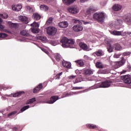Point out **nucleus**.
I'll list each match as a JSON object with an SVG mask.
<instances>
[{
	"label": "nucleus",
	"mask_w": 131,
	"mask_h": 131,
	"mask_svg": "<svg viewBox=\"0 0 131 131\" xmlns=\"http://www.w3.org/2000/svg\"><path fill=\"white\" fill-rule=\"evenodd\" d=\"M105 17H106V14L103 12H99L94 14L93 18L95 20H97L98 22L103 23L105 20Z\"/></svg>",
	"instance_id": "f257e3e1"
},
{
	"label": "nucleus",
	"mask_w": 131,
	"mask_h": 131,
	"mask_svg": "<svg viewBox=\"0 0 131 131\" xmlns=\"http://www.w3.org/2000/svg\"><path fill=\"white\" fill-rule=\"evenodd\" d=\"M67 11L70 14H77L79 12V9L77 6H72L67 8Z\"/></svg>",
	"instance_id": "f03ea898"
},
{
	"label": "nucleus",
	"mask_w": 131,
	"mask_h": 131,
	"mask_svg": "<svg viewBox=\"0 0 131 131\" xmlns=\"http://www.w3.org/2000/svg\"><path fill=\"white\" fill-rule=\"evenodd\" d=\"M121 79L125 83L127 84H129L131 83V76L129 75H126L122 76Z\"/></svg>",
	"instance_id": "7ed1b4c3"
},
{
	"label": "nucleus",
	"mask_w": 131,
	"mask_h": 131,
	"mask_svg": "<svg viewBox=\"0 0 131 131\" xmlns=\"http://www.w3.org/2000/svg\"><path fill=\"white\" fill-rule=\"evenodd\" d=\"M122 19L123 21L128 25H131V14H128L123 16Z\"/></svg>",
	"instance_id": "20e7f679"
},
{
	"label": "nucleus",
	"mask_w": 131,
	"mask_h": 131,
	"mask_svg": "<svg viewBox=\"0 0 131 131\" xmlns=\"http://www.w3.org/2000/svg\"><path fill=\"white\" fill-rule=\"evenodd\" d=\"M57 33V29L55 27H50L47 29V33L49 35H55Z\"/></svg>",
	"instance_id": "39448f33"
},
{
	"label": "nucleus",
	"mask_w": 131,
	"mask_h": 131,
	"mask_svg": "<svg viewBox=\"0 0 131 131\" xmlns=\"http://www.w3.org/2000/svg\"><path fill=\"white\" fill-rule=\"evenodd\" d=\"M111 81H106L104 82H102L101 84H100L97 86V88H109L111 84Z\"/></svg>",
	"instance_id": "423d86ee"
},
{
	"label": "nucleus",
	"mask_w": 131,
	"mask_h": 131,
	"mask_svg": "<svg viewBox=\"0 0 131 131\" xmlns=\"http://www.w3.org/2000/svg\"><path fill=\"white\" fill-rule=\"evenodd\" d=\"M73 29L76 32H79L80 31H82L83 27L80 25H76L73 27Z\"/></svg>",
	"instance_id": "0eeeda50"
},
{
	"label": "nucleus",
	"mask_w": 131,
	"mask_h": 131,
	"mask_svg": "<svg viewBox=\"0 0 131 131\" xmlns=\"http://www.w3.org/2000/svg\"><path fill=\"white\" fill-rule=\"evenodd\" d=\"M57 100H59V96H52L50 98V100L44 102L43 103H47V104H54Z\"/></svg>",
	"instance_id": "6e6552de"
},
{
	"label": "nucleus",
	"mask_w": 131,
	"mask_h": 131,
	"mask_svg": "<svg viewBox=\"0 0 131 131\" xmlns=\"http://www.w3.org/2000/svg\"><path fill=\"white\" fill-rule=\"evenodd\" d=\"M79 46L81 48V49L83 50V51H89L90 50H92V49H90L88 45L83 42L79 43Z\"/></svg>",
	"instance_id": "1a4fd4ad"
},
{
	"label": "nucleus",
	"mask_w": 131,
	"mask_h": 131,
	"mask_svg": "<svg viewBox=\"0 0 131 131\" xmlns=\"http://www.w3.org/2000/svg\"><path fill=\"white\" fill-rule=\"evenodd\" d=\"M68 38L66 37H64L61 40V42L62 43L61 46L63 48H68Z\"/></svg>",
	"instance_id": "9d476101"
},
{
	"label": "nucleus",
	"mask_w": 131,
	"mask_h": 131,
	"mask_svg": "<svg viewBox=\"0 0 131 131\" xmlns=\"http://www.w3.org/2000/svg\"><path fill=\"white\" fill-rule=\"evenodd\" d=\"M96 11H97V8L95 7V6H91L87 9L86 14L90 15V14H93V13L96 12Z\"/></svg>",
	"instance_id": "9b49d317"
},
{
	"label": "nucleus",
	"mask_w": 131,
	"mask_h": 131,
	"mask_svg": "<svg viewBox=\"0 0 131 131\" xmlns=\"http://www.w3.org/2000/svg\"><path fill=\"white\" fill-rule=\"evenodd\" d=\"M12 9L13 11H16V12H19L22 9V5L20 4H18L17 5H12Z\"/></svg>",
	"instance_id": "f8f14e48"
},
{
	"label": "nucleus",
	"mask_w": 131,
	"mask_h": 131,
	"mask_svg": "<svg viewBox=\"0 0 131 131\" xmlns=\"http://www.w3.org/2000/svg\"><path fill=\"white\" fill-rule=\"evenodd\" d=\"M73 21H74V23H75V24H76L78 23V24H80V25L82 24V23H83L84 25H86V24H90L89 22L84 21L83 20H80L77 19H74Z\"/></svg>",
	"instance_id": "ddd939ff"
},
{
	"label": "nucleus",
	"mask_w": 131,
	"mask_h": 131,
	"mask_svg": "<svg viewBox=\"0 0 131 131\" xmlns=\"http://www.w3.org/2000/svg\"><path fill=\"white\" fill-rule=\"evenodd\" d=\"M122 9V6L119 4H115L113 7V10L116 12L117 11H120Z\"/></svg>",
	"instance_id": "4468645a"
},
{
	"label": "nucleus",
	"mask_w": 131,
	"mask_h": 131,
	"mask_svg": "<svg viewBox=\"0 0 131 131\" xmlns=\"http://www.w3.org/2000/svg\"><path fill=\"white\" fill-rule=\"evenodd\" d=\"M18 19L26 24H27V23H28V18H27V17L25 16L20 15L18 17Z\"/></svg>",
	"instance_id": "2eb2a0df"
},
{
	"label": "nucleus",
	"mask_w": 131,
	"mask_h": 131,
	"mask_svg": "<svg viewBox=\"0 0 131 131\" xmlns=\"http://www.w3.org/2000/svg\"><path fill=\"white\" fill-rule=\"evenodd\" d=\"M58 25L60 28H66V27H68V23L67 21H61L58 24Z\"/></svg>",
	"instance_id": "dca6fc26"
},
{
	"label": "nucleus",
	"mask_w": 131,
	"mask_h": 131,
	"mask_svg": "<svg viewBox=\"0 0 131 131\" xmlns=\"http://www.w3.org/2000/svg\"><path fill=\"white\" fill-rule=\"evenodd\" d=\"M41 89H42V84L40 83L38 85V86L36 87L33 91V93H34V94L36 93H38L39 92V91L40 90H41Z\"/></svg>",
	"instance_id": "f3484780"
},
{
	"label": "nucleus",
	"mask_w": 131,
	"mask_h": 131,
	"mask_svg": "<svg viewBox=\"0 0 131 131\" xmlns=\"http://www.w3.org/2000/svg\"><path fill=\"white\" fill-rule=\"evenodd\" d=\"M62 65L63 67L66 68L70 69L71 68V63L67 62L66 61H62Z\"/></svg>",
	"instance_id": "a211bd4d"
},
{
	"label": "nucleus",
	"mask_w": 131,
	"mask_h": 131,
	"mask_svg": "<svg viewBox=\"0 0 131 131\" xmlns=\"http://www.w3.org/2000/svg\"><path fill=\"white\" fill-rule=\"evenodd\" d=\"M122 31H110L111 34H112L113 35H122Z\"/></svg>",
	"instance_id": "6ab92c4d"
},
{
	"label": "nucleus",
	"mask_w": 131,
	"mask_h": 131,
	"mask_svg": "<svg viewBox=\"0 0 131 131\" xmlns=\"http://www.w3.org/2000/svg\"><path fill=\"white\" fill-rule=\"evenodd\" d=\"M75 62L76 63V65L79 67H82L83 65H84V62L82 60H76Z\"/></svg>",
	"instance_id": "aec40b11"
},
{
	"label": "nucleus",
	"mask_w": 131,
	"mask_h": 131,
	"mask_svg": "<svg viewBox=\"0 0 131 131\" xmlns=\"http://www.w3.org/2000/svg\"><path fill=\"white\" fill-rule=\"evenodd\" d=\"M93 70L89 69H85L83 71V74H85V75H91V74H93Z\"/></svg>",
	"instance_id": "412c9836"
},
{
	"label": "nucleus",
	"mask_w": 131,
	"mask_h": 131,
	"mask_svg": "<svg viewBox=\"0 0 131 131\" xmlns=\"http://www.w3.org/2000/svg\"><path fill=\"white\" fill-rule=\"evenodd\" d=\"M114 48L116 51H121V50H122V47H121L119 43H115L114 45Z\"/></svg>",
	"instance_id": "4be33fe9"
},
{
	"label": "nucleus",
	"mask_w": 131,
	"mask_h": 131,
	"mask_svg": "<svg viewBox=\"0 0 131 131\" xmlns=\"http://www.w3.org/2000/svg\"><path fill=\"white\" fill-rule=\"evenodd\" d=\"M62 2L64 4L67 5V6H69L70 5H71L73 3H74L75 2V0H62Z\"/></svg>",
	"instance_id": "5701e85b"
},
{
	"label": "nucleus",
	"mask_w": 131,
	"mask_h": 131,
	"mask_svg": "<svg viewBox=\"0 0 131 131\" xmlns=\"http://www.w3.org/2000/svg\"><path fill=\"white\" fill-rule=\"evenodd\" d=\"M124 63H125V59H124V57H122L121 60L117 62V65L118 66V67H120V66H122Z\"/></svg>",
	"instance_id": "b1692460"
},
{
	"label": "nucleus",
	"mask_w": 131,
	"mask_h": 131,
	"mask_svg": "<svg viewBox=\"0 0 131 131\" xmlns=\"http://www.w3.org/2000/svg\"><path fill=\"white\" fill-rule=\"evenodd\" d=\"M73 44H74V40L68 39V48H70L71 49L73 48L72 47V45H73Z\"/></svg>",
	"instance_id": "393cba45"
},
{
	"label": "nucleus",
	"mask_w": 131,
	"mask_h": 131,
	"mask_svg": "<svg viewBox=\"0 0 131 131\" xmlns=\"http://www.w3.org/2000/svg\"><path fill=\"white\" fill-rule=\"evenodd\" d=\"M40 15L37 13H34L33 14V18L34 20H39V19H40Z\"/></svg>",
	"instance_id": "a878e982"
},
{
	"label": "nucleus",
	"mask_w": 131,
	"mask_h": 131,
	"mask_svg": "<svg viewBox=\"0 0 131 131\" xmlns=\"http://www.w3.org/2000/svg\"><path fill=\"white\" fill-rule=\"evenodd\" d=\"M20 34L24 36H28L29 35V32L27 30H24L20 32Z\"/></svg>",
	"instance_id": "bb28decb"
},
{
	"label": "nucleus",
	"mask_w": 131,
	"mask_h": 131,
	"mask_svg": "<svg viewBox=\"0 0 131 131\" xmlns=\"http://www.w3.org/2000/svg\"><path fill=\"white\" fill-rule=\"evenodd\" d=\"M22 94H24V92H17L16 93H14L13 95H11V96H13L14 98H16L17 97H20Z\"/></svg>",
	"instance_id": "cd10ccee"
},
{
	"label": "nucleus",
	"mask_w": 131,
	"mask_h": 131,
	"mask_svg": "<svg viewBox=\"0 0 131 131\" xmlns=\"http://www.w3.org/2000/svg\"><path fill=\"white\" fill-rule=\"evenodd\" d=\"M122 23H123V21H122V20H121V19H117V20L116 21L115 23V25L117 26H119V25H122Z\"/></svg>",
	"instance_id": "c85d7f7f"
},
{
	"label": "nucleus",
	"mask_w": 131,
	"mask_h": 131,
	"mask_svg": "<svg viewBox=\"0 0 131 131\" xmlns=\"http://www.w3.org/2000/svg\"><path fill=\"white\" fill-rule=\"evenodd\" d=\"M40 9L42 11H48L49 10V7L45 5H42L40 6Z\"/></svg>",
	"instance_id": "c756f323"
},
{
	"label": "nucleus",
	"mask_w": 131,
	"mask_h": 131,
	"mask_svg": "<svg viewBox=\"0 0 131 131\" xmlns=\"http://www.w3.org/2000/svg\"><path fill=\"white\" fill-rule=\"evenodd\" d=\"M114 49V48H113L111 45H108L107 46V52H108V53H112Z\"/></svg>",
	"instance_id": "7c9ffc66"
},
{
	"label": "nucleus",
	"mask_w": 131,
	"mask_h": 131,
	"mask_svg": "<svg viewBox=\"0 0 131 131\" xmlns=\"http://www.w3.org/2000/svg\"><path fill=\"white\" fill-rule=\"evenodd\" d=\"M96 66L97 68H99L101 69H102V68H104V66L103 65V63H102L100 62H98L96 63Z\"/></svg>",
	"instance_id": "2f4dec72"
},
{
	"label": "nucleus",
	"mask_w": 131,
	"mask_h": 131,
	"mask_svg": "<svg viewBox=\"0 0 131 131\" xmlns=\"http://www.w3.org/2000/svg\"><path fill=\"white\" fill-rule=\"evenodd\" d=\"M26 10L28 11V12H29L30 13H33L34 12V9L31 7L30 6H26Z\"/></svg>",
	"instance_id": "473e14b6"
},
{
	"label": "nucleus",
	"mask_w": 131,
	"mask_h": 131,
	"mask_svg": "<svg viewBox=\"0 0 131 131\" xmlns=\"http://www.w3.org/2000/svg\"><path fill=\"white\" fill-rule=\"evenodd\" d=\"M54 20V18L52 17H50L49 19L46 21V25H51V24H53V20Z\"/></svg>",
	"instance_id": "72a5a7b5"
},
{
	"label": "nucleus",
	"mask_w": 131,
	"mask_h": 131,
	"mask_svg": "<svg viewBox=\"0 0 131 131\" xmlns=\"http://www.w3.org/2000/svg\"><path fill=\"white\" fill-rule=\"evenodd\" d=\"M96 56H103L104 55V52L101 50H99L98 51H96L95 53Z\"/></svg>",
	"instance_id": "f704fd0d"
},
{
	"label": "nucleus",
	"mask_w": 131,
	"mask_h": 131,
	"mask_svg": "<svg viewBox=\"0 0 131 131\" xmlns=\"http://www.w3.org/2000/svg\"><path fill=\"white\" fill-rule=\"evenodd\" d=\"M31 26L32 28H38V27H39V25H38V24L35 21H34L33 24H31Z\"/></svg>",
	"instance_id": "c9c22d12"
},
{
	"label": "nucleus",
	"mask_w": 131,
	"mask_h": 131,
	"mask_svg": "<svg viewBox=\"0 0 131 131\" xmlns=\"http://www.w3.org/2000/svg\"><path fill=\"white\" fill-rule=\"evenodd\" d=\"M31 30L33 33H38V32H39V30L38 29V28H32Z\"/></svg>",
	"instance_id": "e433bc0d"
},
{
	"label": "nucleus",
	"mask_w": 131,
	"mask_h": 131,
	"mask_svg": "<svg viewBox=\"0 0 131 131\" xmlns=\"http://www.w3.org/2000/svg\"><path fill=\"white\" fill-rule=\"evenodd\" d=\"M35 101H36V99L35 98H32L27 101V105H28V104H31L33 103V102H35Z\"/></svg>",
	"instance_id": "4c0bfd02"
},
{
	"label": "nucleus",
	"mask_w": 131,
	"mask_h": 131,
	"mask_svg": "<svg viewBox=\"0 0 131 131\" xmlns=\"http://www.w3.org/2000/svg\"><path fill=\"white\" fill-rule=\"evenodd\" d=\"M86 126H88L89 128H97V125H94V124H88L86 125Z\"/></svg>",
	"instance_id": "58836bf2"
},
{
	"label": "nucleus",
	"mask_w": 131,
	"mask_h": 131,
	"mask_svg": "<svg viewBox=\"0 0 131 131\" xmlns=\"http://www.w3.org/2000/svg\"><path fill=\"white\" fill-rule=\"evenodd\" d=\"M0 17L3 19H7V18L9 17V15H8V14L7 13L0 14Z\"/></svg>",
	"instance_id": "ea45409f"
},
{
	"label": "nucleus",
	"mask_w": 131,
	"mask_h": 131,
	"mask_svg": "<svg viewBox=\"0 0 131 131\" xmlns=\"http://www.w3.org/2000/svg\"><path fill=\"white\" fill-rule=\"evenodd\" d=\"M55 59L58 62H59V61L61 60V55L59 53H57L55 55Z\"/></svg>",
	"instance_id": "a19ab883"
},
{
	"label": "nucleus",
	"mask_w": 131,
	"mask_h": 131,
	"mask_svg": "<svg viewBox=\"0 0 131 131\" xmlns=\"http://www.w3.org/2000/svg\"><path fill=\"white\" fill-rule=\"evenodd\" d=\"M8 36V35L6 33H0V39L1 38H5V37H7Z\"/></svg>",
	"instance_id": "79ce46f5"
},
{
	"label": "nucleus",
	"mask_w": 131,
	"mask_h": 131,
	"mask_svg": "<svg viewBox=\"0 0 131 131\" xmlns=\"http://www.w3.org/2000/svg\"><path fill=\"white\" fill-rule=\"evenodd\" d=\"M38 39H40V40H41L42 41H46L47 37L43 36H38Z\"/></svg>",
	"instance_id": "37998d69"
},
{
	"label": "nucleus",
	"mask_w": 131,
	"mask_h": 131,
	"mask_svg": "<svg viewBox=\"0 0 131 131\" xmlns=\"http://www.w3.org/2000/svg\"><path fill=\"white\" fill-rule=\"evenodd\" d=\"M121 56V53H115L114 55V58H115L116 59H118V58H120Z\"/></svg>",
	"instance_id": "c03bdc74"
},
{
	"label": "nucleus",
	"mask_w": 131,
	"mask_h": 131,
	"mask_svg": "<svg viewBox=\"0 0 131 131\" xmlns=\"http://www.w3.org/2000/svg\"><path fill=\"white\" fill-rule=\"evenodd\" d=\"M122 34H123V35H124V36H125V35H130L131 32L125 31L123 32V31H122Z\"/></svg>",
	"instance_id": "a18cd8bd"
},
{
	"label": "nucleus",
	"mask_w": 131,
	"mask_h": 131,
	"mask_svg": "<svg viewBox=\"0 0 131 131\" xmlns=\"http://www.w3.org/2000/svg\"><path fill=\"white\" fill-rule=\"evenodd\" d=\"M130 52H125L122 53V56L123 57H125L126 56H129L130 55Z\"/></svg>",
	"instance_id": "49530a36"
},
{
	"label": "nucleus",
	"mask_w": 131,
	"mask_h": 131,
	"mask_svg": "<svg viewBox=\"0 0 131 131\" xmlns=\"http://www.w3.org/2000/svg\"><path fill=\"white\" fill-rule=\"evenodd\" d=\"M30 107V106L29 105H27L24 106V107H23L20 111H21V112H23V111H25V110H27V109L29 108Z\"/></svg>",
	"instance_id": "de8ad7c7"
},
{
	"label": "nucleus",
	"mask_w": 131,
	"mask_h": 131,
	"mask_svg": "<svg viewBox=\"0 0 131 131\" xmlns=\"http://www.w3.org/2000/svg\"><path fill=\"white\" fill-rule=\"evenodd\" d=\"M62 72H61L60 73H58L56 75L55 79H60V76L62 75Z\"/></svg>",
	"instance_id": "09e8293b"
},
{
	"label": "nucleus",
	"mask_w": 131,
	"mask_h": 131,
	"mask_svg": "<svg viewBox=\"0 0 131 131\" xmlns=\"http://www.w3.org/2000/svg\"><path fill=\"white\" fill-rule=\"evenodd\" d=\"M17 113V112L14 111L11 112V113L8 114V117H10V116H12V115H15Z\"/></svg>",
	"instance_id": "8fccbe9b"
},
{
	"label": "nucleus",
	"mask_w": 131,
	"mask_h": 131,
	"mask_svg": "<svg viewBox=\"0 0 131 131\" xmlns=\"http://www.w3.org/2000/svg\"><path fill=\"white\" fill-rule=\"evenodd\" d=\"M81 81H80L79 78H76L75 81H74V84H75V83H78V82H80Z\"/></svg>",
	"instance_id": "3c124183"
},
{
	"label": "nucleus",
	"mask_w": 131,
	"mask_h": 131,
	"mask_svg": "<svg viewBox=\"0 0 131 131\" xmlns=\"http://www.w3.org/2000/svg\"><path fill=\"white\" fill-rule=\"evenodd\" d=\"M83 89V87H73V90H82Z\"/></svg>",
	"instance_id": "603ef678"
},
{
	"label": "nucleus",
	"mask_w": 131,
	"mask_h": 131,
	"mask_svg": "<svg viewBox=\"0 0 131 131\" xmlns=\"http://www.w3.org/2000/svg\"><path fill=\"white\" fill-rule=\"evenodd\" d=\"M4 29H5V26L2 25V24H0V30H1V31H3Z\"/></svg>",
	"instance_id": "864d4df0"
},
{
	"label": "nucleus",
	"mask_w": 131,
	"mask_h": 131,
	"mask_svg": "<svg viewBox=\"0 0 131 131\" xmlns=\"http://www.w3.org/2000/svg\"><path fill=\"white\" fill-rule=\"evenodd\" d=\"M41 50L43 52H44V53H46V54H47V55H49V53L48 51H47V50L45 49H42Z\"/></svg>",
	"instance_id": "5fc2aeb1"
},
{
	"label": "nucleus",
	"mask_w": 131,
	"mask_h": 131,
	"mask_svg": "<svg viewBox=\"0 0 131 131\" xmlns=\"http://www.w3.org/2000/svg\"><path fill=\"white\" fill-rule=\"evenodd\" d=\"M69 96H73V94L72 93H67L65 97H69Z\"/></svg>",
	"instance_id": "6e6d98bb"
},
{
	"label": "nucleus",
	"mask_w": 131,
	"mask_h": 131,
	"mask_svg": "<svg viewBox=\"0 0 131 131\" xmlns=\"http://www.w3.org/2000/svg\"><path fill=\"white\" fill-rule=\"evenodd\" d=\"M75 77H76V76L72 75L69 77V79H73Z\"/></svg>",
	"instance_id": "4d7b16f0"
},
{
	"label": "nucleus",
	"mask_w": 131,
	"mask_h": 131,
	"mask_svg": "<svg viewBox=\"0 0 131 131\" xmlns=\"http://www.w3.org/2000/svg\"><path fill=\"white\" fill-rule=\"evenodd\" d=\"M81 92H72L73 95H78V94H80Z\"/></svg>",
	"instance_id": "13d9d810"
},
{
	"label": "nucleus",
	"mask_w": 131,
	"mask_h": 131,
	"mask_svg": "<svg viewBox=\"0 0 131 131\" xmlns=\"http://www.w3.org/2000/svg\"><path fill=\"white\" fill-rule=\"evenodd\" d=\"M2 31H4V32H7L8 33H11V32L6 29H3Z\"/></svg>",
	"instance_id": "bf43d9fd"
},
{
	"label": "nucleus",
	"mask_w": 131,
	"mask_h": 131,
	"mask_svg": "<svg viewBox=\"0 0 131 131\" xmlns=\"http://www.w3.org/2000/svg\"><path fill=\"white\" fill-rule=\"evenodd\" d=\"M46 3H50V2H55V0H44Z\"/></svg>",
	"instance_id": "052dcab7"
},
{
	"label": "nucleus",
	"mask_w": 131,
	"mask_h": 131,
	"mask_svg": "<svg viewBox=\"0 0 131 131\" xmlns=\"http://www.w3.org/2000/svg\"><path fill=\"white\" fill-rule=\"evenodd\" d=\"M80 3H85V2H88V0H80Z\"/></svg>",
	"instance_id": "680f3d73"
},
{
	"label": "nucleus",
	"mask_w": 131,
	"mask_h": 131,
	"mask_svg": "<svg viewBox=\"0 0 131 131\" xmlns=\"http://www.w3.org/2000/svg\"><path fill=\"white\" fill-rule=\"evenodd\" d=\"M0 22H3V19L0 17Z\"/></svg>",
	"instance_id": "e2e57ef3"
},
{
	"label": "nucleus",
	"mask_w": 131,
	"mask_h": 131,
	"mask_svg": "<svg viewBox=\"0 0 131 131\" xmlns=\"http://www.w3.org/2000/svg\"><path fill=\"white\" fill-rule=\"evenodd\" d=\"M128 68H130V66H128Z\"/></svg>",
	"instance_id": "0e129e2a"
},
{
	"label": "nucleus",
	"mask_w": 131,
	"mask_h": 131,
	"mask_svg": "<svg viewBox=\"0 0 131 131\" xmlns=\"http://www.w3.org/2000/svg\"><path fill=\"white\" fill-rule=\"evenodd\" d=\"M64 97L63 96V97H62V98H64Z\"/></svg>",
	"instance_id": "69168bd1"
}]
</instances>
